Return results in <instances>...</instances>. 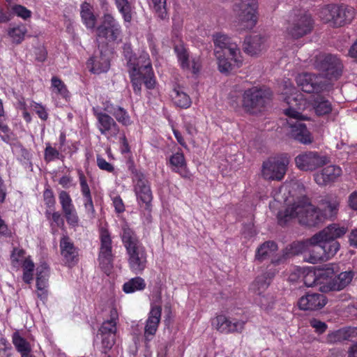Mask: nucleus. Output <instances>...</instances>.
<instances>
[{
	"mask_svg": "<svg viewBox=\"0 0 357 357\" xmlns=\"http://www.w3.org/2000/svg\"><path fill=\"white\" fill-rule=\"evenodd\" d=\"M288 206L284 212L278 213L280 222H286L292 218H297L301 225L313 227L324 221L326 218L332 217L337 211L339 202L336 198L323 200L321 208L317 209L306 197L298 198L291 204L288 199Z\"/></svg>",
	"mask_w": 357,
	"mask_h": 357,
	"instance_id": "nucleus-1",
	"label": "nucleus"
},
{
	"mask_svg": "<svg viewBox=\"0 0 357 357\" xmlns=\"http://www.w3.org/2000/svg\"><path fill=\"white\" fill-rule=\"evenodd\" d=\"M282 94L284 96V100L289 105V107L284 110V113L289 118V135L295 140L307 144L312 142V137L306 126L299 120L307 119L302 114V112L310 107V103L298 93L292 83L289 80H284L280 86Z\"/></svg>",
	"mask_w": 357,
	"mask_h": 357,
	"instance_id": "nucleus-2",
	"label": "nucleus"
},
{
	"mask_svg": "<svg viewBox=\"0 0 357 357\" xmlns=\"http://www.w3.org/2000/svg\"><path fill=\"white\" fill-rule=\"evenodd\" d=\"M136 73L138 74L133 76L134 68L130 66L129 68V73L131 79V82L133 86L134 91L139 94L141 91L142 83H144L146 87L149 89H153L155 85V79L152 68L151 62L149 55L147 52L142 50L138 55H137Z\"/></svg>",
	"mask_w": 357,
	"mask_h": 357,
	"instance_id": "nucleus-3",
	"label": "nucleus"
},
{
	"mask_svg": "<svg viewBox=\"0 0 357 357\" xmlns=\"http://www.w3.org/2000/svg\"><path fill=\"white\" fill-rule=\"evenodd\" d=\"M258 1L238 0L232 6V12L244 30L252 29L258 22Z\"/></svg>",
	"mask_w": 357,
	"mask_h": 357,
	"instance_id": "nucleus-4",
	"label": "nucleus"
},
{
	"mask_svg": "<svg viewBox=\"0 0 357 357\" xmlns=\"http://www.w3.org/2000/svg\"><path fill=\"white\" fill-rule=\"evenodd\" d=\"M95 33L98 42H119L121 40V26L112 13H105L100 18Z\"/></svg>",
	"mask_w": 357,
	"mask_h": 357,
	"instance_id": "nucleus-5",
	"label": "nucleus"
},
{
	"mask_svg": "<svg viewBox=\"0 0 357 357\" xmlns=\"http://www.w3.org/2000/svg\"><path fill=\"white\" fill-rule=\"evenodd\" d=\"M355 16V10L351 7L345 6L328 5L319 12V17L326 23H331L333 26H342L351 23Z\"/></svg>",
	"mask_w": 357,
	"mask_h": 357,
	"instance_id": "nucleus-6",
	"label": "nucleus"
},
{
	"mask_svg": "<svg viewBox=\"0 0 357 357\" xmlns=\"http://www.w3.org/2000/svg\"><path fill=\"white\" fill-rule=\"evenodd\" d=\"M289 160L287 156L268 158L261 166V176L268 181H281L287 169Z\"/></svg>",
	"mask_w": 357,
	"mask_h": 357,
	"instance_id": "nucleus-7",
	"label": "nucleus"
},
{
	"mask_svg": "<svg viewBox=\"0 0 357 357\" xmlns=\"http://www.w3.org/2000/svg\"><path fill=\"white\" fill-rule=\"evenodd\" d=\"M312 20L306 13H294L289 17L287 33L294 38H299L308 34L312 29Z\"/></svg>",
	"mask_w": 357,
	"mask_h": 357,
	"instance_id": "nucleus-8",
	"label": "nucleus"
},
{
	"mask_svg": "<svg viewBox=\"0 0 357 357\" xmlns=\"http://www.w3.org/2000/svg\"><path fill=\"white\" fill-rule=\"evenodd\" d=\"M314 66L325 73L328 79H336L342 73V64L335 55L319 53L315 56Z\"/></svg>",
	"mask_w": 357,
	"mask_h": 357,
	"instance_id": "nucleus-9",
	"label": "nucleus"
},
{
	"mask_svg": "<svg viewBox=\"0 0 357 357\" xmlns=\"http://www.w3.org/2000/svg\"><path fill=\"white\" fill-rule=\"evenodd\" d=\"M296 82L303 91L308 93L326 91L330 84L326 77L309 73L299 74Z\"/></svg>",
	"mask_w": 357,
	"mask_h": 357,
	"instance_id": "nucleus-10",
	"label": "nucleus"
},
{
	"mask_svg": "<svg viewBox=\"0 0 357 357\" xmlns=\"http://www.w3.org/2000/svg\"><path fill=\"white\" fill-rule=\"evenodd\" d=\"M213 41L215 50L222 52L227 50L231 56V61H234L237 67H241L243 59L241 50L236 43L232 42L231 39L226 34L218 32L213 35Z\"/></svg>",
	"mask_w": 357,
	"mask_h": 357,
	"instance_id": "nucleus-11",
	"label": "nucleus"
},
{
	"mask_svg": "<svg viewBox=\"0 0 357 357\" xmlns=\"http://www.w3.org/2000/svg\"><path fill=\"white\" fill-rule=\"evenodd\" d=\"M211 326L219 333L224 334L241 333L245 328L246 321L231 319L224 314H219L211 319Z\"/></svg>",
	"mask_w": 357,
	"mask_h": 357,
	"instance_id": "nucleus-12",
	"label": "nucleus"
},
{
	"mask_svg": "<svg viewBox=\"0 0 357 357\" xmlns=\"http://www.w3.org/2000/svg\"><path fill=\"white\" fill-rule=\"evenodd\" d=\"M268 93L253 87L245 91L243 96V107L250 113H255L266 105L268 100Z\"/></svg>",
	"mask_w": 357,
	"mask_h": 357,
	"instance_id": "nucleus-13",
	"label": "nucleus"
},
{
	"mask_svg": "<svg viewBox=\"0 0 357 357\" xmlns=\"http://www.w3.org/2000/svg\"><path fill=\"white\" fill-rule=\"evenodd\" d=\"M327 162V157L321 155L316 151L303 152L295 158L296 166L305 172H312Z\"/></svg>",
	"mask_w": 357,
	"mask_h": 357,
	"instance_id": "nucleus-14",
	"label": "nucleus"
},
{
	"mask_svg": "<svg viewBox=\"0 0 357 357\" xmlns=\"http://www.w3.org/2000/svg\"><path fill=\"white\" fill-rule=\"evenodd\" d=\"M100 247L98 260L101 268L105 271H109L112 267V241L109 232L105 228L100 230Z\"/></svg>",
	"mask_w": 357,
	"mask_h": 357,
	"instance_id": "nucleus-15",
	"label": "nucleus"
},
{
	"mask_svg": "<svg viewBox=\"0 0 357 357\" xmlns=\"http://www.w3.org/2000/svg\"><path fill=\"white\" fill-rule=\"evenodd\" d=\"M92 111L97 119L96 126L100 132L108 139L116 137L119 127L114 119L98 107H93Z\"/></svg>",
	"mask_w": 357,
	"mask_h": 357,
	"instance_id": "nucleus-16",
	"label": "nucleus"
},
{
	"mask_svg": "<svg viewBox=\"0 0 357 357\" xmlns=\"http://www.w3.org/2000/svg\"><path fill=\"white\" fill-rule=\"evenodd\" d=\"M178 62L184 70L192 71L194 74L199 72L201 69V61L199 58H192L190 60L189 53L181 42L174 47Z\"/></svg>",
	"mask_w": 357,
	"mask_h": 357,
	"instance_id": "nucleus-17",
	"label": "nucleus"
},
{
	"mask_svg": "<svg viewBox=\"0 0 357 357\" xmlns=\"http://www.w3.org/2000/svg\"><path fill=\"white\" fill-rule=\"evenodd\" d=\"M126 252L130 270L136 274L142 273L147 264V255L145 248L141 245Z\"/></svg>",
	"mask_w": 357,
	"mask_h": 357,
	"instance_id": "nucleus-18",
	"label": "nucleus"
},
{
	"mask_svg": "<svg viewBox=\"0 0 357 357\" xmlns=\"http://www.w3.org/2000/svg\"><path fill=\"white\" fill-rule=\"evenodd\" d=\"M342 174L340 167L331 165L314 174V180L319 185H326L336 181Z\"/></svg>",
	"mask_w": 357,
	"mask_h": 357,
	"instance_id": "nucleus-19",
	"label": "nucleus"
},
{
	"mask_svg": "<svg viewBox=\"0 0 357 357\" xmlns=\"http://www.w3.org/2000/svg\"><path fill=\"white\" fill-rule=\"evenodd\" d=\"M162 307L160 306H151L144 327V338L146 342L151 341L155 335L160 321Z\"/></svg>",
	"mask_w": 357,
	"mask_h": 357,
	"instance_id": "nucleus-20",
	"label": "nucleus"
},
{
	"mask_svg": "<svg viewBox=\"0 0 357 357\" xmlns=\"http://www.w3.org/2000/svg\"><path fill=\"white\" fill-rule=\"evenodd\" d=\"M326 304V296L321 294H307L302 296L298 303V307L303 310H317Z\"/></svg>",
	"mask_w": 357,
	"mask_h": 357,
	"instance_id": "nucleus-21",
	"label": "nucleus"
},
{
	"mask_svg": "<svg viewBox=\"0 0 357 357\" xmlns=\"http://www.w3.org/2000/svg\"><path fill=\"white\" fill-rule=\"evenodd\" d=\"M347 231V228L337 224H331L319 232L312 236V240L316 242H322L323 239L335 241L336 238L344 236Z\"/></svg>",
	"mask_w": 357,
	"mask_h": 357,
	"instance_id": "nucleus-22",
	"label": "nucleus"
},
{
	"mask_svg": "<svg viewBox=\"0 0 357 357\" xmlns=\"http://www.w3.org/2000/svg\"><path fill=\"white\" fill-rule=\"evenodd\" d=\"M340 271V268L336 264H330L321 268H317L318 284L319 289L324 291V288L333 281L334 275Z\"/></svg>",
	"mask_w": 357,
	"mask_h": 357,
	"instance_id": "nucleus-23",
	"label": "nucleus"
},
{
	"mask_svg": "<svg viewBox=\"0 0 357 357\" xmlns=\"http://www.w3.org/2000/svg\"><path fill=\"white\" fill-rule=\"evenodd\" d=\"M354 276V273L351 270L341 272L333 278V281H331L328 286L324 288V291L342 290L351 283Z\"/></svg>",
	"mask_w": 357,
	"mask_h": 357,
	"instance_id": "nucleus-24",
	"label": "nucleus"
},
{
	"mask_svg": "<svg viewBox=\"0 0 357 357\" xmlns=\"http://www.w3.org/2000/svg\"><path fill=\"white\" fill-rule=\"evenodd\" d=\"M169 165L173 172L178 173L181 177L190 178L191 174L187 167L185 156L181 152H176L169 158Z\"/></svg>",
	"mask_w": 357,
	"mask_h": 357,
	"instance_id": "nucleus-25",
	"label": "nucleus"
},
{
	"mask_svg": "<svg viewBox=\"0 0 357 357\" xmlns=\"http://www.w3.org/2000/svg\"><path fill=\"white\" fill-rule=\"evenodd\" d=\"M265 47V39L259 35L246 37L243 43L244 52L252 56L260 53Z\"/></svg>",
	"mask_w": 357,
	"mask_h": 357,
	"instance_id": "nucleus-26",
	"label": "nucleus"
},
{
	"mask_svg": "<svg viewBox=\"0 0 357 357\" xmlns=\"http://www.w3.org/2000/svg\"><path fill=\"white\" fill-rule=\"evenodd\" d=\"M82 22L86 28L96 32L97 27V17L94 14L93 7L87 2H84L80 6Z\"/></svg>",
	"mask_w": 357,
	"mask_h": 357,
	"instance_id": "nucleus-27",
	"label": "nucleus"
},
{
	"mask_svg": "<svg viewBox=\"0 0 357 357\" xmlns=\"http://www.w3.org/2000/svg\"><path fill=\"white\" fill-rule=\"evenodd\" d=\"M322 242H316L312 240V236L310 237L311 243L314 245H318L320 250H322V255L324 261H327L334 257L337 251L340 250V243L336 241H331L330 239H323Z\"/></svg>",
	"mask_w": 357,
	"mask_h": 357,
	"instance_id": "nucleus-28",
	"label": "nucleus"
},
{
	"mask_svg": "<svg viewBox=\"0 0 357 357\" xmlns=\"http://www.w3.org/2000/svg\"><path fill=\"white\" fill-rule=\"evenodd\" d=\"M121 238L126 252L143 245L139 241L135 233L130 228L126 222L121 226Z\"/></svg>",
	"mask_w": 357,
	"mask_h": 357,
	"instance_id": "nucleus-29",
	"label": "nucleus"
},
{
	"mask_svg": "<svg viewBox=\"0 0 357 357\" xmlns=\"http://www.w3.org/2000/svg\"><path fill=\"white\" fill-rule=\"evenodd\" d=\"M103 110L111 113L116 120L123 126H128L132 123L128 112L122 107H114L112 104H107L104 106Z\"/></svg>",
	"mask_w": 357,
	"mask_h": 357,
	"instance_id": "nucleus-30",
	"label": "nucleus"
},
{
	"mask_svg": "<svg viewBox=\"0 0 357 357\" xmlns=\"http://www.w3.org/2000/svg\"><path fill=\"white\" fill-rule=\"evenodd\" d=\"M87 66L92 73L100 74L107 72L109 68L110 63L109 59L105 55L100 54L99 56L91 58L87 62Z\"/></svg>",
	"mask_w": 357,
	"mask_h": 357,
	"instance_id": "nucleus-31",
	"label": "nucleus"
},
{
	"mask_svg": "<svg viewBox=\"0 0 357 357\" xmlns=\"http://www.w3.org/2000/svg\"><path fill=\"white\" fill-rule=\"evenodd\" d=\"M119 320V313L116 307H112L109 311V319L105 320L101 325L99 331L100 334H114L116 335V324Z\"/></svg>",
	"mask_w": 357,
	"mask_h": 357,
	"instance_id": "nucleus-32",
	"label": "nucleus"
},
{
	"mask_svg": "<svg viewBox=\"0 0 357 357\" xmlns=\"http://www.w3.org/2000/svg\"><path fill=\"white\" fill-rule=\"evenodd\" d=\"M355 333L356 328H342L329 333L327 335L326 341L331 344L340 342L353 337Z\"/></svg>",
	"mask_w": 357,
	"mask_h": 357,
	"instance_id": "nucleus-33",
	"label": "nucleus"
},
{
	"mask_svg": "<svg viewBox=\"0 0 357 357\" xmlns=\"http://www.w3.org/2000/svg\"><path fill=\"white\" fill-rule=\"evenodd\" d=\"M135 193L137 199L143 203L148 204L151 202L152 193L148 182L139 179L135 185Z\"/></svg>",
	"mask_w": 357,
	"mask_h": 357,
	"instance_id": "nucleus-34",
	"label": "nucleus"
},
{
	"mask_svg": "<svg viewBox=\"0 0 357 357\" xmlns=\"http://www.w3.org/2000/svg\"><path fill=\"white\" fill-rule=\"evenodd\" d=\"M278 250V245L273 241H266L261 245L257 250L255 259L258 261H264L273 257Z\"/></svg>",
	"mask_w": 357,
	"mask_h": 357,
	"instance_id": "nucleus-35",
	"label": "nucleus"
},
{
	"mask_svg": "<svg viewBox=\"0 0 357 357\" xmlns=\"http://www.w3.org/2000/svg\"><path fill=\"white\" fill-rule=\"evenodd\" d=\"M313 245L314 244L311 243L310 238L303 241L294 242L286 248L285 255L289 256L302 254L304 256L310 247Z\"/></svg>",
	"mask_w": 357,
	"mask_h": 357,
	"instance_id": "nucleus-36",
	"label": "nucleus"
},
{
	"mask_svg": "<svg viewBox=\"0 0 357 357\" xmlns=\"http://www.w3.org/2000/svg\"><path fill=\"white\" fill-rule=\"evenodd\" d=\"M27 32L26 26L23 24H20L10 26L8 29L7 33L13 44L19 45L23 42Z\"/></svg>",
	"mask_w": 357,
	"mask_h": 357,
	"instance_id": "nucleus-37",
	"label": "nucleus"
},
{
	"mask_svg": "<svg viewBox=\"0 0 357 357\" xmlns=\"http://www.w3.org/2000/svg\"><path fill=\"white\" fill-rule=\"evenodd\" d=\"M60 248L61 255L68 263L74 261L77 256L76 250L73 244L67 236H63L60 241Z\"/></svg>",
	"mask_w": 357,
	"mask_h": 357,
	"instance_id": "nucleus-38",
	"label": "nucleus"
},
{
	"mask_svg": "<svg viewBox=\"0 0 357 357\" xmlns=\"http://www.w3.org/2000/svg\"><path fill=\"white\" fill-rule=\"evenodd\" d=\"M272 277L273 275L269 276V275L266 274L258 276L251 284L250 290L256 294L257 296L262 294L269 286Z\"/></svg>",
	"mask_w": 357,
	"mask_h": 357,
	"instance_id": "nucleus-39",
	"label": "nucleus"
},
{
	"mask_svg": "<svg viewBox=\"0 0 357 357\" xmlns=\"http://www.w3.org/2000/svg\"><path fill=\"white\" fill-rule=\"evenodd\" d=\"M146 287V282L141 277H135L128 282L123 286V290L126 294H132L137 291L144 290Z\"/></svg>",
	"mask_w": 357,
	"mask_h": 357,
	"instance_id": "nucleus-40",
	"label": "nucleus"
},
{
	"mask_svg": "<svg viewBox=\"0 0 357 357\" xmlns=\"http://www.w3.org/2000/svg\"><path fill=\"white\" fill-rule=\"evenodd\" d=\"M172 97L174 104L181 108H188L192 104L190 96L179 89H174Z\"/></svg>",
	"mask_w": 357,
	"mask_h": 357,
	"instance_id": "nucleus-41",
	"label": "nucleus"
},
{
	"mask_svg": "<svg viewBox=\"0 0 357 357\" xmlns=\"http://www.w3.org/2000/svg\"><path fill=\"white\" fill-rule=\"evenodd\" d=\"M82 194L84 197V206L87 215L93 218L95 216V209L93 204L91 191L88 185L80 188Z\"/></svg>",
	"mask_w": 357,
	"mask_h": 357,
	"instance_id": "nucleus-42",
	"label": "nucleus"
},
{
	"mask_svg": "<svg viewBox=\"0 0 357 357\" xmlns=\"http://www.w3.org/2000/svg\"><path fill=\"white\" fill-rule=\"evenodd\" d=\"M313 108L318 116H324L332 111V105L328 100L319 97L314 100Z\"/></svg>",
	"mask_w": 357,
	"mask_h": 357,
	"instance_id": "nucleus-43",
	"label": "nucleus"
},
{
	"mask_svg": "<svg viewBox=\"0 0 357 357\" xmlns=\"http://www.w3.org/2000/svg\"><path fill=\"white\" fill-rule=\"evenodd\" d=\"M118 11L126 22L132 20V8L128 0H114Z\"/></svg>",
	"mask_w": 357,
	"mask_h": 357,
	"instance_id": "nucleus-44",
	"label": "nucleus"
},
{
	"mask_svg": "<svg viewBox=\"0 0 357 357\" xmlns=\"http://www.w3.org/2000/svg\"><path fill=\"white\" fill-rule=\"evenodd\" d=\"M215 56L218 60V69L221 73H228L235 68H238L235 65L234 61H232V63H230L228 59L223 56V52H220L219 50H215Z\"/></svg>",
	"mask_w": 357,
	"mask_h": 357,
	"instance_id": "nucleus-45",
	"label": "nucleus"
},
{
	"mask_svg": "<svg viewBox=\"0 0 357 357\" xmlns=\"http://www.w3.org/2000/svg\"><path fill=\"white\" fill-rule=\"evenodd\" d=\"M52 91L62 98L67 99L69 97V91L66 84L57 77H52L51 79Z\"/></svg>",
	"mask_w": 357,
	"mask_h": 357,
	"instance_id": "nucleus-46",
	"label": "nucleus"
},
{
	"mask_svg": "<svg viewBox=\"0 0 357 357\" xmlns=\"http://www.w3.org/2000/svg\"><path fill=\"white\" fill-rule=\"evenodd\" d=\"M13 342L17 350L23 355H28L31 351L29 343L21 337L18 333H15L13 335Z\"/></svg>",
	"mask_w": 357,
	"mask_h": 357,
	"instance_id": "nucleus-47",
	"label": "nucleus"
},
{
	"mask_svg": "<svg viewBox=\"0 0 357 357\" xmlns=\"http://www.w3.org/2000/svg\"><path fill=\"white\" fill-rule=\"evenodd\" d=\"M123 54L125 57V59L127 61L128 66H130L134 68L133 76H136L138 74L136 73V66L137 63V54L132 52V50L131 47V45L129 43H125L123 46Z\"/></svg>",
	"mask_w": 357,
	"mask_h": 357,
	"instance_id": "nucleus-48",
	"label": "nucleus"
},
{
	"mask_svg": "<svg viewBox=\"0 0 357 357\" xmlns=\"http://www.w3.org/2000/svg\"><path fill=\"white\" fill-rule=\"evenodd\" d=\"M318 250H320L318 245L310 246L303 257L304 261L313 264L323 261V255Z\"/></svg>",
	"mask_w": 357,
	"mask_h": 357,
	"instance_id": "nucleus-49",
	"label": "nucleus"
},
{
	"mask_svg": "<svg viewBox=\"0 0 357 357\" xmlns=\"http://www.w3.org/2000/svg\"><path fill=\"white\" fill-rule=\"evenodd\" d=\"M101 337V351L106 354L114 346L116 341V335L114 334H100Z\"/></svg>",
	"mask_w": 357,
	"mask_h": 357,
	"instance_id": "nucleus-50",
	"label": "nucleus"
},
{
	"mask_svg": "<svg viewBox=\"0 0 357 357\" xmlns=\"http://www.w3.org/2000/svg\"><path fill=\"white\" fill-rule=\"evenodd\" d=\"M303 282L307 287L319 285L317 268L307 269L303 276Z\"/></svg>",
	"mask_w": 357,
	"mask_h": 357,
	"instance_id": "nucleus-51",
	"label": "nucleus"
},
{
	"mask_svg": "<svg viewBox=\"0 0 357 357\" xmlns=\"http://www.w3.org/2000/svg\"><path fill=\"white\" fill-rule=\"evenodd\" d=\"M26 259L24 251L19 248H15L10 256L11 264L15 268H19Z\"/></svg>",
	"mask_w": 357,
	"mask_h": 357,
	"instance_id": "nucleus-52",
	"label": "nucleus"
},
{
	"mask_svg": "<svg viewBox=\"0 0 357 357\" xmlns=\"http://www.w3.org/2000/svg\"><path fill=\"white\" fill-rule=\"evenodd\" d=\"M10 10L13 15L24 20L30 18L31 16V11L22 5L15 4L10 6Z\"/></svg>",
	"mask_w": 357,
	"mask_h": 357,
	"instance_id": "nucleus-53",
	"label": "nucleus"
},
{
	"mask_svg": "<svg viewBox=\"0 0 357 357\" xmlns=\"http://www.w3.org/2000/svg\"><path fill=\"white\" fill-rule=\"evenodd\" d=\"M46 216L50 222V226L52 229H54L56 227H61L63 226V220L59 212L50 213L47 211Z\"/></svg>",
	"mask_w": 357,
	"mask_h": 357,
	"instance_id": "nucleus-54",
	"label": "nucleus"
},
{
	"mask_svg": "<svg viewBox=\"0 0 357 357\" xmlns=\"http://www.w3.org/2000/svg\"><path fill=\"white\" fill-rule=\"evenodd\" d=\"M59 199L62 208V211L75 207L70 195L66 191L62 190L59 192Z\"/></svg>",
	"mask_w": 357,
	"mask_h": 357,
	"instance_id": "nucleus-55",
	"label": "nucleus"
},
{
	"mask_svg": "<svg viewBox=\"0 0 357 357\" xmlns=\"http://www.w3.org/2000/svg\"><path fill=\"white\" fill-rule=\"evenodd\" d=\"M255 303L262 309L268 310L271 307L273 301L270 295H258L255 299Z\"/></svg>",
	"mask_w": 357,
	"mask_h": 357,
	"instance_id": "nucleus-56",
	"label": "nucleus"
},
{
	"mask_svg": "<svg viewBox=\"0 0 357 357\" xmlns=\"http://www.w3.org/2000/svg\"><path fill=\"white\" fill-rule=\"evenodd\" d=\"M68 224L72 227H77L79 223V218L75 208L63 211Z\"/></svg>",
	"mask_w": 357,
	"mask_h": 357,
	"instance_id": "nucleus-57",
	"label": "nucleus"
},
{
	"mask_svg": "<svg viewBox=\"0 0 357 357\" xmlns=\"http://www.w3.org/2000/svg\"><path fill=\"white\" fill-rule=\"evenodd\" d=\"M61 154L59 151L52 147L50 143L46 144V148L45 149L44 158L47 162L52 161L55 159H59Z\"/></svg>",
	"mask_w": 357,
	"mask_h": 357,
	"instance_id": "nucleus-58",
	"label": "nucleus"
},
{
	"mask_svg": "<svg viewBox=\"0 0 357 357\" xmlns=\"http://www.w3.org/2000/svg\"><path fill=\"white\" fill-rule=\"evenodd\" d=\"M153 8L158 13L160 18H164L166 16V3L167 0H151Z\"/></svg>",
	"mask_w": 357,
	"mask_h": 357,
	"instance_id": "nucleus-59",
	"label": "nucleus"
},
{
	"mask_svg": "<svg viewBox=\"0 0 357 357\" xmlns=\"http://www.w3.org/2000/svg\"><path fill=\"white\" fill-rule=\"evenodd\" d=\"M31 107H33V109L42 120L45 121L47 119L48 114L43 105L35 102H32Z\"/></svg>",
	"mask_w": 357,
	"mask_h": 357,
	"instance_id": "nucleus-60",
	"label": "nucleus"
},
{
	"mask_svg": "<svg viewBox=\"0 0 357 357\" xmlns=\"http://www.w3.org/2000/svg\"><path fill=\"white\" fill-rule=\"evenodd\" d=\"M310 326L315 329V331L318 333H323L327 328V325L318 319H312L310 321Z\"/></svg>",
	"mask_w": 357,
	"mask_h": 357,
	"instance_id": "nucleus-61",
	"label": "nucleus"
},
{
	"mask_svg": "<svg viewBox=\"0 0 357 357\" xmlns=\"http://www.w3.org/2000/svg\"><path fill=\"white\" fill-rule=\"evenodd\" d=\"M97 165L100 169L108 172H112L114 169L112 164L109 163L103 158L99 155L97 156Z\"/></svg>",
	"mask_w": 357,
	"mask_h": 357,
	"instance_id": "nucleus-62",
	"label": "nucleus"
},
{
	"mask_svg": "<svg viewBox=\"0 0 357 357\" xmlns=\"http://www.w3.org/2000/svg\"><path fill=\"white\" fill-rule=\"evenodd\" d=\"M49 268L46 263L40 264L36 268V278H48Z\"/></svg>",
	"mask_w": 357,
	"mask_h": 357,
	"instance_id": "nucleus-63",
	"label": "nucleus"
},
{
	"mask_svg": "<svg viewBox=\"0 0 357 357\" xmlns=\"http://www.w3.org/2000/svg\"><path fill=\"white\" fill-rule=\"evenodd\" d=\"M10 130L9 127L3 121L0 119V137L2 140L6 142L10 137Z\"/></svg>",
	"mask_w": 357,
	"mask_h": 357,
	"instance_id": "nucleus-64",
	"label": "nucleus"
}]
</instances>
